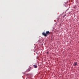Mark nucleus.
<instances>
[{"instance_id":"nucleus-1","label":"nucleus","mask_w":79,"mask_h":79,"mask_svg":"<svg viewBox=\"0 0 79 79\" xmlns=\"http://www.w3.org/2000/svg\"><path fill=\"white\" fill-rule=\"evenodd\" d=\"M50 34V32L49 31H46V33H45V32H43L42 33V35H44L45 37H47V35H48Z\"/></svg>"},{"instance_id":"nucleus-4","label":"nucleus","mask_w":79,"mask_h":79,"mask_svg":"<svg viewBox=\"0 0 79 79\" xmlns=\"http://www.w3.org/2000/svg\"><path fill=\"white\" fill-rule=\"evenodd\" d=\"M29 71H30V69H28V70L27 71V72H29Z\"/></svg>"},{"instance_id":"nucleus-2","label":"nucleus","mask_w":79,"mask_h":79,"mask_svg":"<svg viewBox=\"0 0 79 79\" xmlns=\"http://www.w3.org/2000/svg\"><path fill=\"white\" fill-rule=\"evenodd\" d=\"M77 62H75L74 64H73V65L76 66L77 65Z\"/></svg>"},{"instance_id":"nucleus-5","label":"nucleus","mask_w":79,"mask_h":79,"mask_svg":"<svg viewBox=\"0 0 79 79\" xmlns=\"http://www.w3.org/2000/svg\"><path fill=\"white\" fill-rule=\"evenodd\" d=\"M47 54H48V52H47Z\"/></svg>"},{"instance_id":"nucleus-3","label":"nucleus","mask_w":79,"mask_h":79,"mask_svg":"<svg viewBox=\"0 0 79 79\" xmlns=\"http://www.w3.org/2000/svg\"><path fill=\"white\" fill-rule=\"evenodd\" d=\"M33 67H34V68H37V66L35 65H34Z\"/></svg>"}]
</instances>
